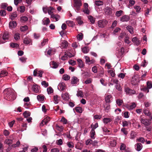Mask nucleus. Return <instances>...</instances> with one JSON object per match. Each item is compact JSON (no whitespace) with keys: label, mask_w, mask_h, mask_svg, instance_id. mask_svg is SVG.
<instances>
[{"label":"nucleus","mask_w":152,"mask_h":152,"mask_svg":"<svg viewBox=\"0 0 152 152\" xmlns=\"http://www.w3.org/2000/svg\"><path fill=\"white\" fill-rule=\"evenodd\" d=\"M4 99L8 100H13L15 99L16 95L15 91L12 88L5 89L3 92Z\"/></svg>","instance_id":"obj_1"},{"label":"nucleus","mask_w":152,"mask_h":152,"mask_svg":"<svg viewBox=\"0 0 152 152\" xmlns=\"http://www.w3.org/2000/svg\"><path fill=\"white\" fill-rule=\"evenodd\" d=\"M62 98L65 100H67L69 98L68 94L67 93H66L64 94H63L61 95Z\"/></svg>","instance_id":"obj_13"},{"label":"nucleus","mask_w":152,"mask_h":152,"mask_svg":"<svg viewBox=\"0 0 152 152\" xmlns=\"http://www.w3.org/2000/svg\"><path fill=\"white\" fill-rule=\"evenodd\" d=\"M115 86L116 89L118 91H122V88L120 84H116Z\"/></svg>","instance_id":"obj_49"},{"label":"nucleus","mask_w":152,"mask_h":152,"mask_svg":"<svg viewBox=\"0 0 152 152\" xmlns=\"http://www.w3.org/2000/svg\"><path fill=\"white\" fill-rule=\"evenodd\" d=\"M111 121V119L109 118H104L103 119L104 123L107 124Z\"/></svg>","instance_id":"obj_41"},{"label":"nucleus","mask_w":152,"mask_h":152,"mask_svg":"<svg viewBox=\"0 0 152 152\" xmlns=\"http://www.w3.org/2000/svg\"><path fill=\"white\" fill-rule=\"evenodd\" d=\"M8 32H6L4 33L3 36V40H5L8 39Z\"/></svg>","instance_id":"obj_31"},{"label":"nucleus","mask_w":152,"mask_h":152,"mask_svg":"<svg viewBox=\"0 0 152 152\" xmlns=\"http://www.w3.org/2000/svg\"><path fill=\"white\" fill-rule=\"evenodd\" d=\"M42 22L43 25H47L49 23L50 21L49 18H45L42 20Z\"/></svg>","instance_id":"obj_11"},{"label":"nucleus","mask_w":152,"mask_h":152,"mask_svg":"<svg viewBox=\"0 0 152 152\" xmlns=\"http://www.w3.org/2000/svg\"><path fill=\"white\" fill-rule=\"evenodd\" d=\"M144 113L146 115L148 116L149 115H150L151 114V112L148 111V110H144Z\"/></svg>","instance_id":"obj_56"},{"label":"nucleus","mask_w":152,"mask_h":152,"mask_svg":"<svg viewBox=\"0 0 152 152\" xmlns=\"http://www.w3.org/2000/svg\"><path fill=\"white\" fill-rule=\"evenodd\" d=\"M63 77L64 80H69L70 78V76L66 74H65L63 75Z\"/></svg>","instance_id":"obj_39"},{"label":"nucleus","mask_w":152,"mask_h":152,"mask_svg":"<svg viewBox=\"0 0 152 152\" xmlns=\"http://www.w3.org/2000/svg\"><path fill=\"white\" fill-rule=\"evenodd\" d=\"M60 98V97L57 95H56L53 96V99L54 103L55 104H57L58 102V99Z\"/></svg>","instance_id":"obj_20"},{"label":"nucleus","mask_w":152,"mask_h":152,"mask_svg":"<svg viewBox=\"0 0 152 152\" xmlns=\"http://www.w3.org/2000/svg\"><path fill=\"white\" fill-rule=\"evenodd\" d=\"M17 16V14L16 12H13L11 15L10 17V18L12 20H14L15 18Z\"/></svg>","instance_id":"obj_18"},{"label":"nucleus","mask_w":152,"mask_h":152,"mask_svg":"<svg viewBox=\"0 0 152 152\" xmlns=\"http://www.w3.org/2000/svg\"><path fill=\"white\" fill-rule=\"evenodd\" d=\"M17 26V23L15 21H10L9 23V27L10 28L15 27Z\"/></svg>","instance_id":"obj_8"},{"label":"nucleus","mask_w":152,"mask_h":152,"mask_svg":"<svg viewBox=\"0 0 152 152\" xmlns=\"http://www.w3.org/2000/svg\"><path fill=\"white\" fill-rule=\"evenodd\" d=\"M33 90L35 93L38 92L39 91L38 87L37 86H34L33 88Z\"/></svg>","instance_id":"obj_48"},{"label":"nucleus","mask_w":152,"mask_h":152,"mask_svg":"<svg viewBox=\"0 0 152 152\" xmlns=\"http://www.w3.org/2000/svg\"><path fill=\"white\" fill-rule=\"evenodd\" d=\"M122 126L123 127H126L128 126L129 124H131V123L129 121H127L125 120L122 121Z\"/></svg>","instance_id":"obj_16"},{"label":"nucleus","mask_w":152,"mask_h":152,"mask_svg":"<svg viewBox=\"0 0 152 152\" xmlns=\"http://www.w3.org/2000/svg\"><path fill=\"white\" fill-rule=\"evenodd\" d=\"M23 43L26 45H32V41L31 39L28 37H26L24 38Z\"/></svg>","instance_id":"obj_6"},{"label":"nucleus","mask_w":152,"mask_h":152,"mask_svg":"<svg viewBox=\"0 0 152 152\" xmlns=\"http://www.w3.org/2000/svg\"><path fill=\"white\" fill-rule=\"evenodd\" d=\"M116 103L119 106H121L123 102V101L120 99H118L116 100Z\"/></svg>","instance_id":"obj_46"},{"label":"nucleus","mask_w":152,"mask_h":152,"mask_svg":"<svg viewBox=\"0 0 152 152\" xmlns=\"http://www.w3.org/2000/svg\"><path fill=\"white\" fill-rule=\"evenodd\" d=\"M112 96L111 95H108L105 97V101L107 103L110 102V99L112 98Z\"/></svg>","instance_id":"obj_12"},{"label":"nucleus","mask_w":152,"mask_h":152,"mask_svg":"<svg viewBox=\"0 0 152 152\" xmlns=\"http://www.w3.org/2000/svg\"><path fill=\"white\" fill-rule=\"evenodd\" d=\"M13 140L11 139H7L4 140V142L6 144L9 145L11 144L12 143Z\"/></svg>","instance_id":"obj_22"},{"label":"nucleus","mask_w":152,"mask_h":152,"mask_svg":"<svg viewBox=\"0 0 152 152\" xmlns=\"http://www.w3.org/2000/svg\"><path fill=\"white\" fill-rule=\"evenodd\" d=\"M77 61L78 63V66L79 67L82 68L84 66V63L81 59H78Z\"/></svg>","instance_id":"obj_14"},{"label":"nucleus","mask_w":152,"mask_h":152,"mask_svg":"<svg viewBox=\"0 0 152 152\" xmlns=\"http://www.w3.org/2000/svg\"><path fill=\"white\" fill-rule=\"evenodd\" d=\"M50 118L49 117H47L44 120H45V124L47 125L48 122L50 121Z\"/></svg>","instance_id":"obj_60"},{"label":"nucleus","mask_w":152,"mask_h":152,"mask_svg":"<svg viewBox=\"0 0 152 152\" xmlns=\"http://www.w3.org/2000/svg\"><path fill=\"white\" fill-rule=\"evenodd\" d=\"M43 72L41 70L38 71V73L37 74V76L39 77H42Z\"/></svg>","instance_id":"obj_59"},{"label":"nucleus","mask_w":152,"mask_h":152,"mask_svg":"<svg viewBox=\"0 0 152 152\" xmlns=\"http://www.w3.org/2000/svg\"><path fill=\"white\" fill-rule=\"evenodd\" d=\"M141 90L144 92H146L147 93H148L149 92L148 88L146 87H144L142 88Z\"/></svg>","instance_id":"obj_62"},{"label":"nucleus","mask_w":152,"mask_h":152,"mask_svg":"<svg viewBox=\"0 0 152 152\" xmlns=\"http://www.w3.org/2000/svg\"><path fill=\"white\" fill-rule=\"evenodd\" d=\"M23 115L25 118H27L30 115V113L28 111H25L23 113Z\"/></svg>","instance_id":"obj_32"},{"label":"nucleus","mask_w":152,"mask_h":152,"mask_svg":"<svg viewBox=\"0 0 152 152\" xmlns=\"http://www.w3.org/2000/svg\"><path fill=\"white\" fill-rule=\"evenodd\" d=\"M123 11L121 10L117 11L115 14V15L117 17H119L122 14Z\"/></svg>","instance_id":"obj_34"},{"label":"nucleus","mask_w":152,"mask_h":152,"mask_svg":"<svg viewBox=\"0 0 152 152\" xmlns=\"http://www.w3.org/2000/svg\"><path fill=\"white\" fill-rule=\"evenodd\" d=\"M52 64L53 66H52L53 68H57L58 66V64L56 63L54 61H53L52 62Z\"/></svg>","instance_id":"obj_61"},{"label":"nucleus","mask_w":152,"mask_h":152,"mask_svg":"<svg viewBox=\"0 0 152 152\" xmlns=\"http://www.w3.org/2000/svg\"><path fill=\"white\" fill-rule=\"evenodd\" d=\"M136 135V133L133 131H132L130 134V138L134 139L135 138Z\"/></svg>","instance_id":"obj_29"},{"label":"nucleus","mask_w":152,"mask_h":152,"mask_svg":"<svg viewBox=\"0 0 152 152\" xmlns=\"http://www.w3.org/2000/svg\"><path fill=\"white\" fill-rule=\"evenodd\" d=\"M66 23L69 26L71 27H73L75 25L72 21H66Z\"/></svg>","instance_id":"obj_21"},{"label":"nucleus","mask_w":152,"mask_h":152,"mask_svg":"<svg viewBox=\"0 0 152 152\" xmlns=\"http://www.w3.org/2000/svg\"><path fill=\"white\" fill-rule=\"evenodd\" d=\"M54 10V9L52 7H50L48 8V14L50 15L53 13V12L52 11Z\"/></svg>","instance_id":"obj_33"},{"label":"nucleus","mask_w":152,"mask_h":152,"mask_svg":"<svg viewBox=\"0 0 152 152\" xmlns=\"http://www.w3.org/2000/svg\"><path fill=\"white\" fill-rule=\"evenodd\" d=\"M130 19V17L127 15H124L120 18V20L121 22H127Z\"/></svg>","instance_id":"obj_5"},{"label":"nucleus","mask_w":152,"mask_h":152,"mask_svg":"<svg viewBox=\"0 0 152 152\" xmlns=\"http://www.w3.org/2000/svg\"><path fill=\"white\" fill-rule=\"evenodd\" d=\"M90 137L91 139H94V135H95V132L94 130L91 129L90 132Z\"/></svg>","instance_id":"obj_23"},{"label":"nucleus","mask_w":152,"mask_h":152,"mask_svg":"<svg viewBox=\"0 0 152 152\" xmlns=\"http://www.w3.org/2000/svg\"><path fill=\"white\" fill-rule=\"evenodd\" d=\"M77 95L78 96H80L81 97H83L84 96L83 93L82 91H78Z\"/></svg>","instance_id":"obj_36"},{"label":"nucleus","mask_w":152,"mask_h":152,"mask_svg":"<svg viewBox=\"0 0 152 152\" xmlns=\"http://www.w3.org/2000/svg\"><path fill=\"white\" fill-rule=\"evenodd\" d=\"M110 144L112 147H114L116 145V142L115 140H113L111 142Z\"/></svg>","instance_id":"obj_50"},{"label":"nucleus","mask_w":152,"mask_h":152,"mask_svg":"<svg viewBox=\"0 0 152 152\" xmlns=\"http://www.w3.org/2000/svg\"><path fill=\"white\" fill-rule=\"evenodd\" d=\"M88 18L92 24H94V23L95 21V19L92 16H88Z\"/></svg>","instance_id":"obj_27"},{"label":"nucleus","mask_w":152,"mask_h":152,"mask_svg":"<svg viewBox=\"0 0 152 152\" xmlns=\"http://www.w3.org/2000/svg\"><path fill=\"white\" fill-rule=\"evenodd\" d=\"M82 11L84 13L86 14L89 15L90 14V11L88 9V7L84 8L83 10H82Z\"/></svg>","instance_id":"obj_35"},{"label":"nucleus","mask_w":152,"mask_h":152,"mask_svg":"<svg viewBox=\"0 0 152 152\" xmlns=\"http://www.w3.org/2000/svg\"><path fill=\"white\" fill-rule=\"evenodd\" d=\"M8 73L6 71H1L0 74V77H1L7 76Z\"/></svg>","instance_id":"obj_25"},{"label":"nucleus","mask_w":152,"mask_h":152,"mask_svg":"<svg viewBox=\"0 0 152 152\" xmlns=\"http://www.w3.org/2000/svg\"><path fill=\"white\" fill-rule=\"evenodd\" d=\"M137 141L142 143H144L145 141L144 138L142 137H140L137 139Z\"/></svg>","instance_id":"obj_42"},{"label":"nucleus","mask_w":152,"mask_h":152,"mask_svg":"<svg viewBox=\"0 0 152 152\" xmlns=\"http://www.w3.org/2000/svg\"><path fill=\"white\" fill-rule=\"evenodd\" d=\"M78 80L76 77H73L72 78L71 83L72 84H74L77 83Z\"/></svg>","instance_id":"obj_17"},{"label":"nucleus","mask_w":152,"mask_h":152,"mask_svg":"<svg viewBox=\"0 0 152 152\" xmlns=\"http://www.w3.org/2000/svg\"><path fill=\"white\" fill-rule=\"evenodd\" d=\"M61 121L62 122L63 124H66L67 123V120L64 117L61 118Z\"/></svg>","instance_id":"obj_57"},{"label":"nucleus","mask_w":152,"mask_h":152,"mask_svg":"<svg viewBox=\"0 0 152 152\" xmlns=\"http://www.w3.org/2000/svg\"><path fill=\"white\" fill-rule=\"evenodd\" d=\"M147 88L148 89L151 88L152 87V84L151 83L149 82H147Z\"/></svg>","instance_id":"obj_64"},{"label":"nucleus","mask_w":152,"mask_h":152,"mask_svg":"<svg viewBox=\"0 0 152 152\" xmlns=\"http://www.w3.org/2000/svg\"><path fill=\"white\" fill-rule=\"evenodd\" d=\"M37 99L39 101H43L44 99V96L41 95H38L37 96Z\"/></svg>","instance_id":"obj_30"},{"label":"nucleus","mask_w":152,"mask_h":152,"mask_svg":"<svg viewBox=\"0 0 152 152\" xmlns=\"http://www.w3.org/2000/svg\"><path fill=\"white\" fill-rule=\"evenodd\" d=\"M103 4V2L102 1L97 0L95 1L96 5L98 6L102 5Z\"/></svg>","instance_id":"obj_37"},{"label":"nucleus","mask_w":152,"mask_h":152,"mask_svg":"<svg viewBox=\"0 0 152 152\" xmlns=\"http://www.w3.org/2000/svg\"><path fill=\"white\" fill-rule=\"evenodd\" d=\"M65 85L64 83H60L58 84V88L61 91H63L65 89Z\"/></svg>","instance_id":"obj_7"},{"label":"nucleus","mask_w":152,"mask_h":152,"mask_svg":"<svg viewBox=\"0 0 152 152\" xmlns=\"http://www.w3.org/2000/svg\"><path fill=\"white\" fill-rule=\"evenodd\" d=\"M131 82L132 85H135L137 83L136 79L134 77H132Z\"/></svg>","instance_id":"obj_51"},{"label":"nucleus","mask_w":152,"mask_h":152,"mask_svg":"<svg viewBox=\"0 0 152 152\" xmlns=\"http://www.w3.org/2000/svg\"><path fill=\"white\" fill-rule=\"evenodd\" d=\"M82 51L84 53H87L89 51L88 47L85 46L82 49Z\"/></svg>","instance_id":"obj_26"},{"label":"nucleus","mask_w":152,"mask_h":152,"mask_svg":"<svg viewBox=\"0 0 152 152\" xmlns=\"http://www.w3.org/2000/svg\"><path fill=\"white\" fill-rule=\"evenodd\" d=\"M10 46L12 48H17L19 46V45L17 43H11L10 44Z\"/></svg>","instance_id":"obj_45"},{"label":"nucleus","mask_w":152,"mask_h":152,"mask_svg":"<svg viewBox=\"0 0 152 152\" xmlns=\"http://www.w3.org/2000/svg\"><path fill=\"white\" fill-rule=\"evenodd\" d=\"M76 111L78 113H81L82 112V108L80 107H75Z\"/></svg>","instance_id":"obj_28"},{"label":"nucleus","mask_w":152,"mask_h":152,"mask_svg":"<svg viewBox=\"0 0 152 152\" xmlns=\"http://www.w3.org/2000/svg\"><path fill=\"white\" fill-rule=\"evenodd\" d=\"M41 84L45 87H47L49 86L48 83L45 81H42L41 83Z\"/></svg>","instance_id":"obj_52"},{"label":"nucleus","mask_w":152,"mask_h":152,"mask_svg":"<svg viewBox=\"0 0 152 152\" xmlns=\"http://www.w3.org/2000/svg\"><path fill=\"white\" fill-rule=\"evenodd\" d=\"M6 14V11L3 10H1L0 11V15L2 16L5 15Z\"/></svg>","instance_id":"obj_54"},{"label":"nucleus","mask_w":152,"mask_h":152,"mask_svg":"<svg viewBox=\"0 0 152 152\" xmlns=\"http://www.w3.org/2000/svg\"><path fill=\"white\" fill-rule=\"evenodd\" d=\"M125 91L126 94L129 95L134 94L136 93L135 91L130 89L128 87H125Z\"/></svg>","instance_id":"obj_4"},{"label":"nucleus","mask_w":152,"mask_h":152,"mask_svg":"<svg viewBox=\"0 0 152 152\" xmlns=\"http://www.w3.org/2000/svg\"><path fill=\"white\" fill-rule=\"evenodd\" d=\"M56 143L58 145H61L63 143V141L62 139H60L56 140Z\"/></svg>","instance_id":"obj_55"},{"label":"nucleus","mask_w":152,"mask_h":152,"mask_svg":"<svg viewBox=\"0 0 152 152\" xmlns=\"http://www.w3.org/2000/svg\"><path fill=\"white\" fill-rule=\"evenodd\" d=\"M73 1V6L75 9L76 12H78L82 5V1L81 0H74Z\"/></svg>","instance_id":"obj_2"},{"label":"nucleus","mask_w":152,"mask_h":152,"mask_svg":"<svg viewBox=\"0 0 152 152\" xmlns=\"http://www.w3.org/2000/svg\"><path fill=\"white\" fill-rule=\"evenodd\" d=\"M78 23L80 25L82 24L83 23V22L81 20V17L79 16L76 19Z\"/></svg>","instance_id":"obj_24"},{"label":"nucleus","mask_w":152,"mask_h":152,"mask_svg":"<svg viewBox=\"0 0 152 152\" xmlns=\"http://www.w3.org/2000/svg\"><path fill=\"white\" fill-rule=\"evenodd\" d=\"M142 144L140 143H137L135 145L136 149L138 151H140L142 148Z\"/></svg>","instance_id":"obj_9"},{"label":"nucleus","mask_w":152,"mask_h":152,"mask_svg":"<svg viewBox=\"0 0 152 152\" xmlns=\"http://www.w3.org/2000/svg\"><path fill=\"white\" fill-rule=\"evenodd\" d=\"M47 91L48 94H51L53 92V89L50 87L48 88L47 89Z\"/></svg>","instance_id":"obj_47"},{"label":"nucleus","mask_w":152,"mask_h":152,"mask_svg":"<svg viewBox=\"0 0 152 152\" xmlns=\"http://www.w3.org/2000/svg\"><path fill=\"white\" fill-rule=\"evenodd\" d=\"M151 122H150L148 119H146V120L144 123V124L146 126H148L151 124Z\"/></svg>","instance_id":"obj_53"},{"label":"nucleus","mask_w":152,"mask_h":152,"mask_svg":"<svg viewBox=\"0 0 152 152\" xmlns=\"http://www.w3.org/2000/svg\"><path fill=\"white\" fill-rule=\"evenodd\" d=\"M18 10L20 12H23L25 11V7L24 6H20L19 8L18 9Z\"/></svg>","instance_id":"obj_38"},{"label":"nucleus","mask_w":152,"mask_h":152,"mask_svg":"<svg viewBox=\"0 0 152 152\" xmlns=\"http://www.w3.org/2000/svg\"><path fill=\"white\" fill-rule=\"evenodd\" d=\"M60 45V47L61 48H66L68 46V42L66 41H64L61 43Z\"/></svg>","instance_id":"obj_10"},{"label":"nucleus","mask_w":152,"mask_h":152,"mask_svg":"<svg viewBox=\"0 0 152 152\" xmlns=\"http://www.w3.org/2000/svg\"><path fill=\"white\" fill-rule=\"evenodd\" d=\"M28 27L26 26H21L20 28V29L22 31H24L27 30Z\"/></svg>","instance_id":"obj_40"},{"label":"nucleus","mask_w":152,"mask_h":152,"mask_svg":"<svg viewBox=\"0 0 152 152\" xmlns=\"http://www.w3.org/2000/svg\"><path fill=\"white\" fill-rule=\"evenodd\" d=\"M107 21L105 20H100L98 21V25L99 27L103 28L107 23Z\"/></svg>","instance_id":"obj_3"},{"label":"nucleus","mask_w":152,"mask_h":152,"mask_svg":"<svg viewBox=\"0 0 152 152\" xmlns=\"http://www.w3.org/2000/svg\"><path fill=\"white\" fill-rule=\"evenodd\" d=\"M8 5V4L6 3H3L1 4V7L2 9H5Z\"/></svg>","instance_id":"obj_63"},{"label":"nucleus","mask_w":152,"mask_h":152,"mask_svg":"<svg viewBox=\"0 0 152 152\" xmlns=\"http://www.w3.org/2000/svg\"><path fill=\"white\" fill-rule=\"evenodd\" d=\"M105 12L106 14L110 15L112 13V10L110 7H107L105 8Z\"/></svg>","instance_id":"obj_15"},{"label":"nucleus","mask_w":152,"mask_h":152,"mask_svg":"<svg viewBox=\"0 0 152 152\" xmlns=\"http://www.w3.org/2000/svg\"><path fill=\"white\" fill-rule=\"evenodd\" d=\"M98 126V124L97 123L95 124H92L91 126V128H92V129H93L94 130Z\"/></svg>","instance_id":"obj_44"},{"label":"nucleus","mask_w":152,"mask_h":152,"mask_svg":"<svg viewBox=\"0 0 152 152\" xmlns=\"http://www.w3.org/2000/svg\"><path fill=\"white\" fill-rule=\"evenodd\" d=\"M77 37L78 40H81L83 38V34L82 33H80L78 35Z\"/></svg>","instance_id":"obj_43"},{"label":"nucleus","mask_w":152,"mask_h":152,"mask_svg":"<svg viewBox=\"0 0 152 152\" xmlns=\"http://www.w3.org/2000/svg\"><path fill=\"white\" fill-rule=\"evenodd\" d=\"M126 28L130 33H133V28L132 26H128L126 27Z\"/></svg>","instance_id":"obj_19"},{"label":"nucleus","mask_w":152,"mask_h":152,"mask_svg":"<svg viewBox=\"0 0 152 152\" xmlns=\"http://www.w3.org/2000/svg\"><path fill=\"white\" fill-rule=\"evenodd\" d=\"M136 107V104L134 103H133L129 106V108L130 109H132Z\"/></svg>","instance_id":"obj_58"}]
</instances>
